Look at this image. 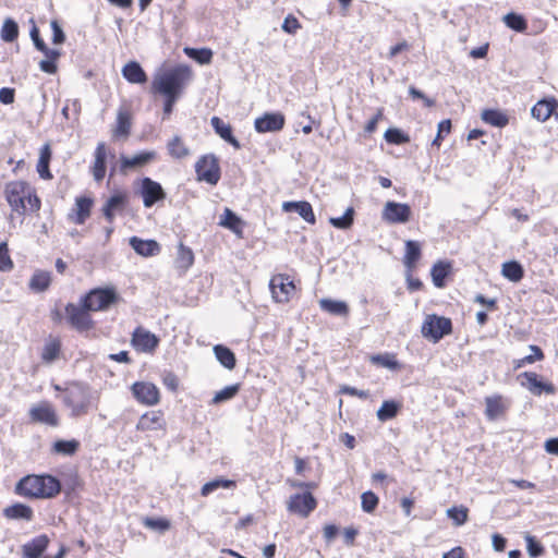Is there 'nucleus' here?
<instances>
[{"instance_id": "13", "label": "nucleus", "mask_w": 558, "mask_h": 558, "mask_svg": "<svg viewBox=\"0 0 558 558\" xmlns=\"http://www.w3.org/2000/svg\"><path fill=\"white\" fill-rule=\"evenodd\" d=\"M29 417L33 422L43 423L53 427L59 424L54 409L47 401L33 405L29 410Z\"/></svg>"}, {"instance_id": "7", "label": "nucleus", "mask_w": 558, "mask_h": 558, "mask_svg": "<svg viewBox=\"0 0 558 558\" xmlns=\"http://www.w3.org/2000/svg\"><path fill=\"white\" fill-rule=\"evenodd\" d=\"M90 310L84 307L83 301L81 305L69 303L65 306V314L69 324L77 331H87L93 328L94 322L89 315Z\"/></svg>"}, {"instance_id": "53", "label": "nucleus", "mask_w": 558, "mask_h": 558, "mask_svg": "<svg viewBox=\"0 0 558 558\" xmlns=\"http://www.w3.org/2000/svg\"><path fill=\"white\" fill-rule=\"evenodd\" d=\"M60 342L58 340H51L44 347L41 357L46 362L54 361L60 352Z\"/></svg>"}, {"instance_id": "8", "label": "nucleus", "mask_w": 558, "mask_h": 558, "mask_svg": "<svg viewBox=\"0 0 558 558\" xmlns=\"http://www.w3.org/2000/svg\"><path fill=\"white\" fill-rule=\"evenodd\" d=\"M195 171L199 181H205L211 185L217 184L220 179V168L214 155L203 156L196 162Z\"/></svg>"}, {"instance_id": "62", "label": "nucleus", "mask_w": 558, "mask_h": 558, "mask_svg": "<svg viewBox=\"0 0 558 558\" xmlns=\"http://www.w3.org/2000/svg\"><path fill=\"white\" fill-rule=\"evenodd\" d=\"M15 92L10 87H2L0 89V101L4 105H11L14 102Z\"/></svg>"}, {"instance_id": "43", "label": "nucleus", "mask_w": 558, "mask_h": 558, "mask_svg": "<svg viewBox=\"0 0 558 558\" xmlns=\"http://www.w3.org/2000/svg\"><path fill=\"white\" fill-rule=\"evenodd\" d=\"M131 131L130 114L125 111H119L117 117V126L114 129L116 136L126 137Z\"/></svg>"}, {"instance_id": "60", "label": "nucleus", "mask_w": 558, "mask_h": 558, "mask_svg": "<svg viewBox=\"0 0 558 558\" xmlns=\"http://www.w3.org/2000/svg\"><path fill=\"white\" fill-rule=\"evenodd\" d=\"M51 28H52V41L53 44L56 45H60V44H63L64 40H65V35L61 28V26L59 25V23L54 20L51 22Z\"/></svg>"}, {"instance_id": "19", "label": "nucleus", "mask_w": 558, "mask_h": 558, "mask_svg": "<svg viewBox=\"0 0 558 558\" xmlns=\"http://www.w3.org/2000/svg\"><path fill=\"white\" fill-rule=\"evenodd\" d=\"M128 197L123 193H117L110 196L102 207L105 218L112 222L117 213H122L126 205Z\"/></svg>"}, {"instance_id": "49", "label": "nucleus", "mask_w": 558, "mask_h": 558, "mask_svg": "<svg viewBox=\"0 0 558 558\" xmlns=\"http://www.w3.org/2000/svg\"><path fill=\"white\" fill-rule=\"evenodd\" d=\"M185 53L196 60L201 64H208L211 61L213 52L210 49H195V48H185Z\"/></svg>"}, {"instance_id": "59", "label": "nucleus", "mask_w": 558, "mask_h": 558, "mask_svg": "<svg viewBox=\"0 0 558 558\" xmlns=\"http://www.w3.org/2000/svg\"><path fill=\"white\" fill-rule=\"evenodd\" d=\"M281 27L288 34H295L300 28V23L293 15H288L284 19Z\"/></svg>"}, {"instance_id": "64", "label": "nucleus", "mask_w": 558, "mask_h": 558, "mask_svg": "<svg viewBox=\"0 0 558 558\" xmlns=\"http://www.w3.org/2000/svg\"><path fill=\"white\" fill-rule=\"evenodd\" d=\"M163 385L171 391H175L179 385L178 377L173 373H167L163 376Z\"/></svg>"}, {"instance_id": "24", "label": "nucleus", "mask_w": 558, "mask_h": 558, "mask_svg": "<svg viewBox=\"0 0 558 558\" xmlns=\"http://www.w3.org/2000/svg\"><path fill=\"white\" fill-rule=\"evenodd\" d=\"M557 106V100L554 98L541 99L532 107L531 114L537 121L545 122L554 113Z\"/></svg>"}, {"instance_id": "42", "label": "nucleus", "mask_w": 558, "mask_h": 558, "mask_svg": "<svg viewBox=\"0 0 558 558\" xmlns=\"http://www.w3.org/2000/svg\"><path fill=\"white\" fill-rule=\"evenodd\" d=\"M235 486V482L225 478H215L203 485L201 489L202 496L206 497L218 488H231Z\"/></svg>"}, {"instance_id": "34", "label": "nucleus", "mask_w": 558, "mask_h": 558, "mask_svg": "<svg viewBox=\"0 0 558 558\" xmlns=\"http://www.w3.org/2000/svg\"><path fill=\"white\" fill-rule=\"evenodd\" d=\"M194 263V254L191 248L184 246L182 243L178 246V254L175 258V267L182 272H185Z\"/></svg>"}, {"instance_id": "63", "label": "nucleus", "mask_w": 558, "mask_h": 558, "mask_svg": "<svg viewBox=\"0 0 558 558\" xmlns=\"http://www.w3.org/2000/svg\"><path fill=\"white\" fill-rule=\"evenodd\" d=\"M37 172L41 179L50 180L52 174L49 170V162L44 160H38L37 163Z\"/></svg>"}, {"instance_id": "47", "label": "nucleus", "mask_w": 558, "mask_h": 558, "mask_svg": "<svg viewBox=\"0 0 558 558\" xmlns=\"http://www.w3.org/2000/svg\"><path fill=\"white\" fill-rule=\"evenodd\" d=\"M239 390H240V384L227 386L223 389H221L220 391L216 392V395L214 396V398L211 400V403L219 404L221 402L231 400L232 398H234L236 396Z\"/></svg>"}, {"instance_id": "18", "label": "nucleus", "mask_w": 558, "mask_h": 558, "mask_svg": "<svg viewBox=\"0 0 558 558\" xmlns=\"http://www.w3.org/2000/svg\"><path fill=\"white\" fill-rule=\"evenodd\" d=\"M49 537L46 534L38 535L22 546L24 558H39L49 545Z\"/></svg>"}, {"instance_id": "20", "label": "nucleus", "mask_w": 558, "mask_h": 558, "mask_svg": "<svg viewBox=\"0 0 558 558\" xmlns=\"http://www.w3.org/2000/svg\"><path fill=\"white\" fill-rule=\"evenodd\" d=\"M93 199L89 197L81 196L75 199V208L69 215V219L76 225H83L90 216Z\"/></svg>"}, {"instance_id": "1", "label": "nucleus", "mask_w": 558, "mask_h": 558, "mask_svg": "<svg viewBox=\"0 0 558 558\" xmlns=\"http://www.w3.org/2000/svg\"><path fill=\"white\" fill-rule=\"evenodd\" d=\"M191 80V69L187 65H178L155 76L151 90L163 96L180 98Z\"/></svg>"}, {"instance_id": "55", "label": "nucleus", "mask_w": 558, "mask_h": 558, "mask_svg": "<svg viewBox=\"0 0 558 558\" xmlns=\"http://www.w3.org/2000/svg\"><path fill=\"white\" fill-rule=\"evenodd\" d=\"M361 504L362 509L365 512L371 513L378 505V497L373 492H365L361 496Z\"/></svg>"}, {"instance_id": "15", "label": "nucleus", "mask_w": 558, "mask_h": 558, "mask_svg": "<svg viewBox=\"0 0 558 558\" xmlns=\"http://www.w3.org/2000/svg\"><path fill=\"white\" fill-rule=\"evenodd\" d=\"M141 194L144 206L147 208L166 197V193L160 183L151 180L150 178H144L142 180Z\"/></svg>"}, {"instance_id": "40", "label": "nucleus", "mask_w": 558, "mask_h": 558, "mask_svg": "<svg viewBox=\"0 0 558 558\" xmlns=\"http://www.w3.org/2000/svg\"><path fill=\"white\" fill-rule=\"evenodd\" d=\"M450 270V264L438 262L432 268V278L433 282L437 288H442L445 286V278L447 277Z\"/></svg>"}, {"instance_id": "41", "label": "nucleus", "mask_w": 558, "mask_h": 558, "mask_svg": "<svg viewBox=\"0 0 558 558\" xmlns=\"http://www.w3.org/2000/svg\"><path fill=\"white\" fill-rule=\"evenodd\" d=\"M369 360L373 364L391 371L398 369L400 367V364L397 361L395 354L391 353L372 355Z\"/></svg>"}, {"instance_id": "9", "label": "nucleus", "mask_w": 558, "mask_h": 558, "mask_svg": "<svg viewBox=\"0 0 558 558\" xmlns=\"http://www.w3.org/2000/svg\"><path fill=\"white\" fill-rule=\"evenodd\" d=\"M132 395L137 402L144 405H156L160 401L159 389L148 381H136L131 386Z\"/></svg>"}, {"instance_id": "5", "label": "nucleus", "mask_w": 558, "mask_h": 558, "mask_svg": "<svg viewBox=\"0 0 558 558\" xmlns=\"http://www.w3.org/2000/svg\"><path fill=\"white\" fill-rule=\"evenodd\" d=\"M452 331V324L449 318L437 316L435 314L427 315L422 325L421 332L423 337L438 342L446 335Z\"/></svg>"}, {"instance_id": "38", "label": "nucleus", "mask_w": 558, "mask_h": 558, "mask_svg": "<svg viewBox=\"0 0 558 558\" xmlns=\"http://www.w3.org/2000/svg\"><path fill=\"white\" fill-rule=\"evenodd\" d=\"M167 148L169 155L175 159H182L190 154L189 148L185 146L182 138L178 135L168 142Z\"/></svg>"}, {"instance_id": "10", "label": "nucleus", "mask_w": 558, "mask_h": 558, "mask_svg": "<svg viewBox=\"0 0 558 558\" xmlns=\"http://www.w3.org/2000/svg\"><path fill=\"white\" fill-rule=\"evenodd\" d=\"M316 499L308 492L292 495L287 502L288 510L292 513L299 514L302 518L308 517V514L316 508Z\"/></svg>"}, {"instance_id": "35", "label": "nucleus", "mask_w": 558, "mask_h": 558, "mask_svg": "<svg viewBox=\"0 0 558 558\" xmlns=\"http://www.w3.org/2000/svg\"><path fill=\"white\" fill-rule=\"evenodd\" d=\"M501 275L512 282H518L523 278L524 271L518 262L511 260L502 264Z\"/></svg>"}, {"instance_id": "51", "label": "nucleus", "mask_w": 558, "mask_h": 558, "mask_svg": "<svg viewBox=\"0 0 558 558\" xmlns=\"http://www.w3.org/2000/svg\"><path fill=\"white\" fill-rule=\"evenodd\" d=\"M468 508L460 507H451L447 510V515L450 518L456 525H462L468 521Z\"/></svg>"}, {"instance_id": "37", "label": "nucleus", "mask_w": 558, "mask_h": 558, "mask_svg": "<svg viewBox=\"0 0 558 558\" xmlns=\"http://www.w3.org/2000/svg\"><path fill=\"white\" fill-rule=\"evenodd\" d=\"M482 120L493 126L504 128L508 124V117L499 110L486 109L482 112Z\"/></svg>"}, {"instance_id": "44", "label": "nucleus", "mask_w": 558, "mask_h": 558, "mask_svg": "<svg viewBox=\"0 0 558 558\" xmlns=\"http://www.w3.org/2000/svg\"><path fill=\"white\" fill-rule=\"evenodd\" d=\"M19 36V26L12 19H7L1 28V39L5 43L14 41Z\"/></svg>"}, {"instance_id": "54", "label": "nucleus", "mask_w": 558, "mask_h": 558, "mask_svg": "<svg viewBox=\"0 0 558 558\" xmlns=\"http://www.w3.org/2000/svg\"><path fill=\"white\" fill-rule=\"evenodd\" d=\"M526 550L531 558H537L544 554L543 545L532 535H525Z\"/></svg>"}, {"instance_id": "61", "label": "nucleus", "mask_w": 558, "mask_h": 558, "mask_svg": "<svg viewBox=\"0 0 558 558\" xmlns=\"http://www.w3.org/2000/svg\"><path fill=\"white\" fill-rule=\"evenodd\" d=\"M145 525L147 527L157 529V530H168L170 526V523L167 520L163 519H146Z\"/></svg>"}, {"instance_id": "12", "label": "nucleus", "mask_w": 558, "mask_h": 558, "mask_svg": "<svg viewBox=\"0 0 558 558\" xmlns=\"http://www.w3.org/2000/svg\"><path fill=\"white\" fill-rule=\"evenodd\" d=\"M269 289L272 299L278 303L288 302L290 294L294 290V284L289 277L283 275H276L270 279Z\"/></svg>"}, {"instance_id": "48", "label": "nucleus", "mask_w": 558, "mask_h": 558, "mask_svg": "<svg viewBox=\"0 0 558 558\" xmlns=\"http://www.w3.org/2000/svg\"><path fill=\"white\" fill-rule=\"evenodd\" d=\"M353 216H354V209L352 207H349L343 216L341 217H331L329 218V222L332 227L338 229H349L353 223Z\"/></svg>"}, {"instance_id": "52", "label": "nucleus", "mask_w": 558, "mask_h": 558, "mask_svg": "<svg viewBox=\"0 0 558 558\" xmlns=\"http://www.w3.org/2000/svg\"><path fill=\"white\" fill-rule=\"evenodd\" d=\"M77 448L78 441L76 440H58L53 444L54 451L65 456L75 453Z\"/></svg>"}, {"instance_id": "28", "label": "nucleus", "mask_w": 558, "mask_h": 558, "mask_svg": "<svg viewBox=\"0 0 558 558\" xmlns=\"http://www.w3.org/2000/svg\"><path fill=\"white\" fill-rule=\"evenodd\" d=\"M156 158V151H142L132 157H121V169L138 168L147 165Z\"/></svg>"}, {"instance_id": "16", "label": "nucleus", "mask_w": 558, "mask_h": 558, "mask_svg": "<svg viewBox=\"0 0 558 558\" xmlns=\"http://www.w3.org/2000/svg\"><path fill=\"white\" fill-rule=\"evenodd\" d=\"M521 377L525 379V381H522V386L534 396H541L542 393L554 395L556 391L551 383L541 380L536 373L524 372L521 374Z\"/></svg>"}, {"instance_id": "23", "label": "nucleus", "mask_w": 558, "mask_h": 558, "mask_svg": "<svg viewBox=\"0 0 558 558\" xmlns=\"http://www.w3.org/2000/svg\"><path fill=\"white\" fill-rule=\"evenodd\" d=\"M485 404V415L488 421L497 420L506 412L508 408L507 403L504 401V398L500 395L486 397Z\"/></svg>"}, {"instance_id": "29", "label": "nucleus", "mask_w": 558, "mask_h": 558, "mask_svg": "<svg viewBox=\"0 0 558 558\" xmlns=\"http://www.w3.org/2000/svg\"><path fill=\"white\" fill-rule=\"evenodd\" d=\"M107 150L105 143H99L95 150V161L93 166V175L96 181H101L106 174Z\"/></svg>"}, {"instance_id": "22", "label": "nucleus", "mask_w": 558, "mask_h": 558, "mask_svg": "<svg viewBox=\"0 0 558 558\" xmlns=\"http://www.w3.org/2000/svg\"><path fill=\"white\" fill-rule=\"evenodd\" d=\"M282 210L286 213L295 211L308 223H315L316 221L312 205L305 201L284 202Z\"/></svg>"}, {"instance_id": "14", "label": "nucleus", "mask_w": 558, "mask_h": 558, "mask_svg": "<svg viewBox=\"0 0 558 558\" xmlns=\"http://www.w3.org/2000/svg\"><path fill=\"white\" fill-rule=\"evenodd\" d=\"M284 116L280 112H266L254 121V128L258 133L278 132L284 126Z\"/></svg>"}, {"instance_id": "6", "label": "nucleus", "mask_w": 558, "mask_h": 558, "mask_svg": "<svg viewBox=\"0 0 558 558\" xmlns=\"http://www.w3.org/2000/svg\"><path fill=\"white\" fill-rule=\"evenodd\" d=\"M28 184L24 181H13L5 185V198L13 211L20 215L25 214L26 210V195Z\"/></svg>"}, {"instance_id": "31", "label": "nucleus", "mask_w": 558, "mask_h": 558, "mask_svg": "<svg viewBox=\"0 0 558 558\" xmlns=\"http://www.w3.org/2000/svg\"><path fill=\"white\" fill-rule=\"evenodd\" d=\"M319 306L324 312L335 316L347 317L349 315V306L344 301L320 299Z\"/></svg>"}, {"instance_id": "11", "label": "nucleus", "mask_w": 558, "mask_h": 558, "mask_svg": "<svg viewBox=\"0 0 558 558\" xmlns=\"http://www.w3.org/2000/svg\"><path fill=\"white\" fill-rule=\"evenodd\" d=\"M411 208L408 204L389 201L383 209V219L389 223H405L410 220Z\"/></svg>"}, {"instance_id": "58", "label": "nucleus", "mask_w": 558, "mask_h": 558, "mask_svg": "<svg viewBox=\"0 0 558 558\" xmlns=\"http://www.w3.org/2000/svg\"><path fill=\"white\" fill-rule=\"evenodd\" d=\"M451 131V121L450 120H442L438 124V132L436 137L433 141V145L440 146V142L442 140L444 134H449Z\"/></svg>"}, {"instance_id": "32", "label": "nucleus", "mask_w": 558, "mask_h": 558, "mask_svg": "<svg viewBox=\"0 0 558 558\" xmlns=\"http://www.w3.org/2000/svg\"><path fill=\"white\" fill-rule=\"evenodd\" d=\"M214 353L219 363L226 368L233 369L235 367L236 359L229 348L217 344L214 347Z\"/></svg>"}, {"instance_id": "57", "label": "nucleus", "mask_w": 558, "mask_h": 558, "mask_svg": "<svg viewBox=\"0 0 558 558\" xmlns=\"http://www.w3.org/2000/svg\"><path fill=\"white\" fill-rule=\"evenodd\" d=\"M13 267L12 260L9 256L7 244H0V270L7 271Z\"/></svg>"}, {"instance_id": "46", "label": "nucleus", "mask_w": 558, "mask_h": 558, "mask_svg": "<svg viewBox=\"0 0 558 558\" xmlns=\"http://www.w3.org/2000/svg\"><path fill=\"white\" fill-rule=\"evenodd\" d=\"M220 226L228 228L233 232H239L241 220L231 209L226 208L220 219Z\"/></svg>"}, {"instance_id": "25", "label": "nucleus", "mask_w": 558, "mask_h": 558, "mask_svg": "<svg viewBox=\"0 0 558 558\" xmlns=\"http://www.w3.org/2000/svg\"><path fill=\"white\" fill-rule=\"evenodd\" d=\"M163 425L162 415L160 412L157 411H150L144 413L137 424L136 429L146 432V430H157L160 429Z\"/></svg>"}, {"instance_id": "36", "label": "nucleus", "mask_w": 558, "mask_h": 558, "mask_svg": "<svg viewBox=\"0 0 558 558\" xmlns=\"http://www.w3.org/2000/svg\"><path fill=\"white\" fill-rule=\"evenodd\" d=\"M50 282H51L50 272L38 270L32 276V278L29 280V288L33 291L43 292L49 288Z\"/></svg>"}, {"instance_id": "39", "label": "nucleus", "mask_w": 558, "mask_h": 558, "mask_svg": "<svg viewBox=\"0 0 558 558\" xmlns=\"http://www.w3.org/2000/svg\"><path fill=\"white\" fill-rule=\"evenodd\" d=\"M400 409V404L392 400L384 401L381 407L377 410V418L380 422H386L393 418Z\"/></svg>"}, {"instance_id": "3", "label": "nucleus", "mask_w": 558, "mask_h": 558, "mask_svg": "<svg viewBox=\"0 0 558 558\" xmlns=\"http://www.w3.org/2000/svg\"><path fill=\"white\" fill-rule=\"evenodd\" d=\"M92 396L89 389L81 384H72L65 389L63 402L71 410L73 417L87 414L90 407Z\"/></svg>"}, {"instance_id": "4", "label": "nucleus", "mask_w": 558, "mask_h": 558, "mask_svg": "<svg viewBox=\"0 0 558 558\" xmlns=\"http://www.w3.org/2000/svg\"><path fill=\"white\" fill-rule=\"evenodd\" d=\"M119 300L113 287L96 288L82 298L84 307L92 312L106 311Z\"/></svg>"}, {"instance_id": "56", "label": "nucleus", "mask_w": 558, "mask_h": 558, "mask_svg": "<svg viewBox=\"0 0 558 558\" xmlns=\"http://www.w3.org/2000/svg\"><path fill=\"white\" fill-rule=\"evenodd\" d=\"M385 140L391 144H403L410 141L409 136L399 129H388L385 132Z\"/></svg>"}, {"instance_id": "30", "label": "nucleus", "mask_w": 558, "mask_h": 558, "mask_svg": "<svg viewBox=\"0 0 558 558\" xmlns=\"http://www.w3.org/2000/svg\"><path fill=\"white\" fill-rule=\"evenodd\" d=\"M3 514L11 520L31 521L33 519V509L29 506L17 502L4 508Z\"/></svg>"}, {"instance_id": "21", "label": "nucleus", "mask_w": 558, "mask_h": 558, "mask_svg": "<svg viewBox=\"0 0 558 558\" xmlns=\"http://www.w3.org/2000/svg\"><path fill=\"white\" fill-rule=\"evenodd\" d=\"M130 245L138 255L145 257L155 256L160 252V245L155 240H142L137 236H132Z\"/></svg>"}, {"instance_id": "33", "label": "nucleus", "mask_w": 558, "mask_h": 558, "mask_svg": "<svg viewBox=\"0 0 558 558\" xmlns=\"http://www.w3.org/2000/svg\"><path fill=\"white\" fill-rule=\"evenodd\" d=\"M421 257V245L417 241H405V254L403 263L408 269H412Z\"/></svg>"}, {"instance_id": "26", "label": "nucleus", "mask_w": 558, "mask_h": 558, "mask_svg": "<svg viewBox=\"0 0 558 558\" xmlns=\"http://www.w3.org/2000/svg\"><path fill=\"white\" fill-rule=\"evenodd\" d=\"M210 124L214 128L215 132L227 143L232 145L235 149H240V142L233 136L232 128L230 124L225 123L220 118L213 117L210 120Z\"/></svg>"}, {"instance_id": "45", "label": "nucleus", "mask_w": 558, "mask_h": 558, "mask_svg": "<svg viewBox=\"0 0 558 558\" xmlns=\"http://www.w3.org/2000/svg\"><path fill=\"white\" fill-rule=\"evenodd\" d=\"M504 22L509 28L520 33L524 32L527 27L524 17L513 12L506 14L504 16Z\"/></svg>"}, {"instance_id": "2", "label": "nucleus", "mask_w": 558, "mask_h": 558, "mask_svg": "<svg viewBox=\"0 0 558 558\" xmlns=\"http://www.w3.org/2000/svg\"><path fill=\"white\" fill-rule=\"evenodd\" d=\"M61 490L59 480L51 475H26L15 486V493L28 498H52Z\"/></svg>"}, {"instance_id": "17", "label": "nucleus", "mask_w": 558, "mask_h": 558, "mask_svg": "<svg viewBox=\"0 0 558 558\" xmlns=\"http://www.w3.org/2000/svg\"><path fill=\"white\" fill-rule=\"evenodd\" d=\"M159 343V339L144 328H136L133 332L132 344L142 352H153Z\"/></svg>"}, {"instance_id": "27", "label": "nucleus", "mask_w": 558, "mask_h": 558, "mask_svg": "<svg viewBox=\"0 0 558 558\" xmlns=\"http://www.w3.org/2000/svg\"><path fill=\"white\" fill-rule=\"evenodd\" d=\"M123 77L132 84H143L147 81V75L141 64L131 61L122 68Z\"/></svg>"}, {"instance_id": "50", "label": "nucleus", "mask_w": 558, "mask_h": 558, "mask_svg": "<svg viewBox=\"0 0 558 558\" xmlns=\"http://www.w3.org/2000/svg\"><path fill=\"white\" fill-rule=\"evenodd\" d=\"M529 349L532 351V354L515 361V368H520L526 364H533L534 362L542 361L544 359V353L539 347L531 344Z\"/></svg>"}]
</instances>
